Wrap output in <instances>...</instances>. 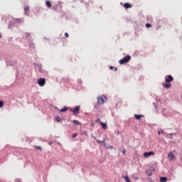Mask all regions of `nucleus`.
<instances>
[{"mask_svg":"<svg viewBox=\"0 0 182 182\" xmlns=\"http://www.w3.org/2000/svg\"><path fill=\"white\" fill-rule=\"evenodd\" d=\"M160 181H161V182H166L167 178L166 177H161Z\"/></svg>","mask_w":182,"mask_h":182,"instance_id":"14","label":"nucleus"},{"mask_svg":"<svg viewBox=\"0 0 182 182\" xmlns=\"http://www.w3.org/2000/svg\"><path fill=\"white\" fill-rule=\"evenodd\" d=\"M24 11H25L26 12H28V11H29V7H28V6H26L24 7Z\"/></svg>","mask_w":182,"mask_h":182,"instance_id":"20","label":"nucleus"},{"mask_svg":"<svg viewBox=\"0 0 182 182\" xmlns=\"http://www.w3.org/2000/svg\"><path fill=\"white\" fill-rule=\"evenodd\" d=\"M81 134H82V135H84V136H87V132L86 131H84V132L82 131V132H81Z\"/></svg>","mask_w":182,"mask_h":182,"instance_id":"19","label":"nucleus"},{"mask_svg":"<svg viewBox=\"0 0 182 182\" xmlns=\"http://www.w3.org/2000/svg\"><path fill=\"white\" fill-rule=\"evenodd\" d=\"M100 124L103 129H105V130L107 129V125L105 123L101 122Z\"/></svg>","mask_w":182,"mask_h":182,"instance_id":"12","label":"nucleus"},{"mask_svg":"<svg viewBox=\"0 0 182 182\" xmlns=\"http://www.w3.org/2000/svg\"><path fill=\"white\" fill-rule=\"evenodd\" d=\"M65 36L66 38H68L69 37V34L68 33H65Z\"/></svg>","mask_w":182,"mask_h":182,"instance_id":"26","label":"nucleus"},{"mask_svg":"<svg viewBox=\"0 0 182 182\" xmlns=\"http://www.w3.org/2000/svg\"><path fill=\"white\" fill-rule=\"evenodd\" d=\"M46 6H48V9H50L51 6H52V4H51V3L49 1H47L46 2Z\"/></svg>","mask_w":182,"mask_h":182,"instance_id":"13","label":"nucleus"},{"mask_svg":"<svg viewBox=\"0 0 182 182\" xmlns=\"http://www.w3.org/2000/svg\"><path fill=\"white\" fill-rule=\"evenodd\" d=\"M130 60H131L130 55H127L124 58H123L122 60H119V64L124 65L125 63H129Z\"/></svg>","mask_w":182,"mask_h":182,"instance_id":"1","label":"nucleus"},{"mask_svg":"<svg viewBox=\"0 0 182 182\" xmlns=\"http://www.w3.org/2000/svg\"><path fill=\"white\" fill-rule=\"evenodd\" d=\"M168 157L169 160L171 161H174V159H175V155L173 154L172 151H171L168 154Z\"/></svg>","mask_w":182,"mask_h":182,"instance_id":"7","label":"nucleus"},{"mask_svg":"<svg viewBox=\"0 0 182 182\" xmlns=\"http://www.w3.org/2000/svg\"><path fill=\"white\" fill-rule=\"evenodd\" d=\"M55 120H56L58 122H61V118H60L59 116H56V117H55Z\"/></svg>","mask_w":182,"mask_h":182,"instance_id":"16","label":"nucleus"},{"mask_svg":"<svg viewBox=\"0 0 182 182\" xmlns=\"http://www.w3.org/2000/svg\"><path fill=\"white\" fill-rule=\"evenodd\" d=\"M146 173L149 176H151L152 175V171L151 169L146 171Z\"/></svg>","mask_w":182,"mask_h":182,"instance_id":"15","label":"nucleus"},{"mask_svg":"<svg viewBox=\"0 0 182 182\" xmlns=\"http://www.w3.org/2000/svg\"><path fill=\"white\" fill-rule=\"evenodd\" d=\"M160 134H164V131L161 130V131L160 132Z\"/></svg>","mask_w":182,"mask_h":182,"instance_id":"30","label":"nucleus"},{"mask_svg":"<svg viewBox=\"0 0 182 182\" xmlns=\"http://www.w3.org/2000/svg\"><path fill=\"white\" fill-rule=\"evenodd\" d=\"M151 27H152V26L150 23H146V28H151Z\"/></svg>","mask_w":182,"mask_h":182,"instance_id":"21","label":"nucleus"},{"mask_svg":"<svg viewBox=\"0 0 182 182\" xmlns=\"http://www.w3.org/2000/svg\"><path fill=\"white\" fill-rule=\"evenodd\" d=\"M38 84L41 87H43L46 85V79L41 77L38 80Z\"/></svg>","mask_w":182,"mask_h":182,"instance_id":"3","label":"nucleus"},{"mask_svg":"<svg viewBox=\"0 0 182 182\" xmlns=\"http://www.w3.org/2000/svg\"><path fill=\"white\" fill-rule=\"evenodd\" d=\"M124 7L125 9H129L132 8V4H130L129 3H125L124 4Z\"/></svg>","mask_w":182,"mask_h":182,"instance_id":"9","label":"nucleus"},{"mask_svg":"<svg viewBox=\"0 0 182 182\" xmlns=\"http://www.w3.org/2000/svg\"><path fill=\"white\" fill-rule=\"evenodd\" d=\"M80 106H77L74 109H71V112H73L74 115H77L79 114Z\"/></svg>","mask_w":182,"mask_h":182,"instance_id":"6","label":"nucleus"},{"mask_svg":"<svg viewBox=\"0 0 182 182\" xmlns=\"http://www.w3.org/2000/svg\"><path fill=\"white\" fill-rule=\"evenodd\" d=\"M155 153L154 151H149V152H144V156L145 158H149L151 156H154Z\"/></svg>","mask_w":182,"mask_h":182,"instance_id":"5","label":"nucleus"},{"mask_svg":"<svg viewBox=\"0 0 182 182\" xmlns=\"http://www.w3.org/2000/svg\"><path fill=\"white\" fill-rule=\"evenodd\" d=\"M124 178L126 180L127 182H131L128 176H124Z\"/></svg>","mask_w":182,"mask_h":182,"instance_id":"17","label":"nucleus"},{"mask_svg":"<svg viewBox=\"0 0 182 182\" xmlns=\"http://www.w3.org/2000/svg\"><path fill=\"white\" fill-rule=\"evenodd\" d=\"M162 86L166 89H170L171 87V85L169 82L163 83Z\"/></svg>","mask_w":182,"mask_h":182,"instance_id":"8","label":"nucleus"},{"mask_svg":"<svg viewBox=\"0 0 182 182\" xmlns=\"http://www.w3.org/2000/svg\"><path fill=\"white\" fill-rule=\"evenodd\" d=\"M73 124L76 125V126H80L81 125V122H80L79 121L74 119L73 120Z\"/></svg>","mask_w":182,"mask_h":182,"instance_id":"10","label":"nucleus"},{"mask_svg":"<svg viewBox=\"0 0 182 182\" xmlns=\"http://www.w3.org/2000/svg\"><path fill=\"white\" fill-rule=\"evenodd\" d=\"M97 122H100V124H101V122H102L100 118H98V119H97Z\"/></svg>","mask_w":182,"mask_h":182,"instance_id":"29","label":"nucleus"},{"mask_svg":"<svg viewBox=\"0 0 182 182\" xmlns=\"http://www.w3.org/2000/svg\"><path fill=\"white\" fill-rule=\"evenodd\" d=\"M4 107V101H0V108Z\"/></svg>","mask_w":182,"mask_h":182,"instance_id":"23","label":"nucleus"},{"mask_svg":"<svg viewBox=\"0 0 182 182\" xmlns=\"http://www.w3.org/2000/svg\"><path fill=\"white\" fill-rule=\"evenodd\" d=\"M122 154L123 155H125L126 154V150L125 149H123L122 151Z\"/></svg>","mask_w":182,"mask_h":182,"instance_id":"27","label":"nucleus"},{"mask_svg":"<svg viewBox=\"0 0 182 182\" xmlns=\"http://www.w3.org/2000/svg\"><path fill=\"white\" fill-rule=\"evenodd\" d=\"M53 144V141L49 142V145H51Z\"/></svg>","mask_w":182,"mask_h":182,"instance_id":"31","label":"nucleus"},{"mask_svg":"<svg viewBox=\"0 0 182 182\" xmlns=\"http://www.w3.org/2000/svg\"><path fill=\"white\" fill-rule=\"evenodd\" d=\"M142 117L143 115H141V114H134V117L136 120H140Z\"/></svg>","mask_w":182,"mask_h":182,"instance_id":"11","label":"nucleus"},{"mask_svg":"<svg viewBox=\"0 0 182 182\" xmlns=\"http://www.w3.org/2000/svg\"><path fill=\"white\" fill-rule=\"evenodd\" d=\"M166 83H170L173 81V77L172 75H169L168 76H166V80H165Z\"/></svg>","mask_w":182,"mask_h":182,"instance_id":"4","label":"nucleus"},{"mask_svg":"<svg viewBox=\"0 0 182 182\" xmlns=\"http://www.w3.org/2000/svg\"><path fill=\"white\" fill-rule=\"evenodd\" d=\"M107 100L105 96H99L97 97V101L100 105H103L105 103V100Z\"/></svg>","mask_w":182,"mask_h":182,"instance_id":"2","label":"nucleus"},{"mask_svg":"<svg viewBox=\"0 0 182 182\" xmlns=\"http://www.w3.org/2000/svg\"><path fill=\"white\" fill-rule=\"evenodd\" d=\"M67 110H68V107H65V108L61 109L60 110V112H65Z\"/></svg>","mask_w":182,"mask_h":182,"instance_id":"18","label":"nucleus"},{"mask_svg":"<svg viewBox=\"0 0 182 182\" xmlns=\"http://www.w3.org/2000/svg\"><path fill=\"white\" fill-rule=\"evenodd\" d=\"M54 11H57V6H53Z\"/></svg>","mask_w":182,"mask_h":182,"instance_id":"28","label":"nucleus"},{"mask_svg":"<svg viewBox=\"0 0 182 182\" xmlns=\"http://www.w3.org/2000/svg\"><path fill=\"white\" fill-rule=\"evenodd\" d=\"M158 134H159V135H161V132L159 131V132H158Z\"/></svg>","mask_w":182,"mask_h":182,"instance_id":"32","label":"nucleus"},{"mask_svg":"<svg viewBox=\"0 0 182 182\" xmlns=\"http://www.w3.org/2000/svg\"><path fill=\"white\" fill-rule=\"evenodd\" d=\"M77 133H75V134H73L72 137H73V139H75V138L77 137Z\"/></svg>","mask_w":182,"mask_h":182,"instance_id":"24","label":"nucleus"},{"mask_svg":"<svg viewBox=\"0 0 182 182\" xmlns=\"http://www.w3.org/2000/svg\"><path fill=\"white\" fill-rule=\"evenodd\" d=\"M1 37V36L0 35V38Z\"/></svg>","mask_w":182,"mask_h":182,"instance_id":"33","label":"nucleus"},{"mask_svg":"<svg viewBox=\"0 0 182 182\" xmlns=\"http://www.w3.org/2000/svg\"><path fill=\"white\" fill-rule=\"evenodd\" d=\"M35 148H36V149H38V150H40V151H42L41 146H35Z\"/></svg>","mask_w":182,"mask_h":182,"instance_id":"25","label":"nucleus"},{"mask_svg":"<svg viewBox=\"0 0 182 182\" xmlns=\"http://www.w3.org/2000/svg\"><path fill=\"white\" fill-rule=\"evenodd\" d=\"M114 69V71H117V68H114L113 66H110V70H113Z\"/></svg>","mask_w":182,"mask_h":182,"instance_id":"22","label":"nucleus"}]
</instances>
